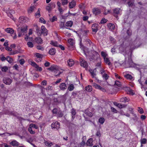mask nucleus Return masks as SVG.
I'll use <instances>...</instances> for the list:
<instances>
[{"label":"nucleus","mask_w":147,"mask_h":147,"mask_svg":"<svg viewBox=\"0 0 147 147\" xmlns=\"http://www.w3.org/2000/svg\"><path fill=\"white\" fill-rule=\"evenodd\" d=\"M48 69L54 73V75L56 77H57L63 73V70L60 67L56 65H53L48 68Z\"/></svg>","instance_id":"obj_1"},{"label":"nucleus","mask_w":147,"mask_h":147,"mask_svg":"<svg viewBox=\"0 0 147 147\" xmlns=\"http://www.w3.org/2000/svg\"><path fill=\"white\" fill-rule=\"evenodd\" d=\"M20 28H19L18 30V36L20 37L23 35L27 32L28 28L27 26L26 25L22 27L20 29V31L19 30Z\"/></svg>","instance_id":"obj_2"},{"label":"nucleus","mask_w":147,"mask_h":147,"mask_svg":"<svg viewBox=\"0 0 147 147\" xmlns=\"http://www.w3.org/2000/svg\"><path fill=\"white\" fill-rule=\"evenodd\" d=\"M52 113L53 114H57L59 117H61L63 115V113L59 108H54L52 110Z\"/></svg>","instance_id":"obj_3"},{"label":"nucleus","mask_w":147,"mask_h":147,"mask_svg":"<svg viewBox=\"0 0 147 147\" xmlns=\"http://www.w3.org/2000/svg\"><path fill=\"white\" fill-rule=\"evenodd\" d=\"M41 32H39L38 35L41 36L42 34L44 36H47L48 34V30L43 26H42L41 27Z\"/></svg>","instance_id":"obj_4"},{"label":"nucleus","mask_w":147,"mask_h":147,"mask_svg":"<svg viewBox=\"0 0 147 147\" xmlns=\"http://www.w3.org/2000/svg\"><path fill=\"white\" fill-rule=\"evenodd\" d=\"M80 64L81 66L85 68H87L88 66L87 63L84 59L81 57L80 58Z\"/></svg>","instance_id":"obj_5"},{"label":"nucleus","mask_w":147,"mask_h":147,"mask_svg":"<svg viewBox=\"0 0 147 147\" xmlns=\"http://www.w3.org/2000/svg\"><path fill=\"white\" fill-rule=\"evenodd\" d=\"M29 20L28 18L23 16L20 17L19 22L21 23H24L27 22Z\"/></svg>","instance_id":"obj_6"},{"label":"nucleus","mask_w":147,"mask_h":147,"mask_svg":"<svg viewBox=\"0 0 147 147\" xmlns=\"http://www.w3.org/2000/svg\"><path fill=\"white\" fill-rule=\"evenodd\" d=\"M3 81L4 83L8 85H10L12 82V80L8 78H3Z\"/></svg>","instance_id":"obj_7"},{"label":"nucleus","mask_w":147,"mask_h":147,"mask_svg":"<svg viewBox=\"0 0 147 147\" xmlns=\"http://www.w3.org/2000/svg\"><path fill=\"white\" fill-rule=\"evenodd\" d=\"M51 126L52 128L58 129L60 127V124L59 122L56 121L54 123H53L52 124Z\"/></svg>","instance_id":"obj_8"},{"label":"nucleus","mask_w":147,"mask_h":147,"mask_svg":"<svg viewBox=\"0 0 147 147\" xmlns=\"http://www.w3.org/2000/svg\"><path fill=\"white\" fill-rule=\"evenodd\" d=\"M98 24H93L92 26V32L95 34L98 31Z\"/></svg>","instance_id":"obj_9"},{"label":"nucleus","mask_w":147,"mask_h":147,"mask_svg":"<svg viewBox=\"0 0 147 147\" xmlns=\"http://www.w3.org/2000/svg\"><path fill=\"white\" fill-rule=\"evenodd\" d=\"M93 86L94 87H95L96 89H99L100 90H102L103 92L105 91V89L102 88L100 85L95 83H93Z\"/></svg>","instance_id":"obj_10"},{"label":"nucleus","mask_w":147,"mask_h":147,"mask_svg":"<svg viewBox=\"0 0 147 147\" xmlns=\"http://www.w3.org/2000/svg\"><path fill=\"white\" fill-rule=\"evenodd\" d=\"M9 144L13 146H18L20 145L19 143L15 140L12 141L9 143Z\"/></svg>","instance_id":"obj_11"},{"label":"nucleus","mask_w":147,"mask_h":147,"mask_svg":"<svg viewBox=\"0 0 147 147\" xmlns=\"http://www.w3.org/2000/svg\"><path fill=\"white\" fill-rule=\"evenodd\" d=\"M120 9L119 8H116L113 10L114 15L117 18L118 17L117 14L119 13Z\"/></svg>","instance_id":"obj_12"},{"label":"nucleus","mask_w":147,"mask_h":147,"mask_svg":"<svg viewBox=\"0 0 147 147\" xmlns=\"http://www.w3.org/2000/svg\"><path fill=\"white\" fill-rule=\"evenodd\" d=\"M93 13L95 15H97L99 14L100 13V10L98 8H94L92 10Z\"/></svg>","instance_id":"obj_13"},{"label":"nucleus","mask_w":147,"mask_h":147,"mask_svg":"<svg viewBox=\"0 0 147 147\" xmlns=\"http://www.w3.org/2000/svg\"><path fill=\"white\" fill-rule=\"evenodd\" d=\"M129 101V99L127 97H123L120 99V101L122 102H128Z\"/></svg>","instance_id":"obj_14"},{"label":"nucleus","mask_w":147,"mask_h":147,"mask_svg":"<svg viewBox=\"0 0 147 147\" xmlns=\"http://www.w3.org/2000/svg\"><path fill=\"white\" fill-rule=\"evenodd\" d=\"M67 86L64 83H61L59 86V88L61 90H64L67 88Z\"/></svg>","instance_id":"obj_15"},{"label":"nucleus","mask_w":147,"mask_h":147,"mask_svg":"<svg viewBox=\"0 0 147 147\" xmlns=\"http://www.w3.org/2000/svg\"><path fill=\"white\" fill-rule=\"evenodd\" d=\"M35 41L38 44H41L42 43V39L39 37H38L35 38Z\"/></svg>","instance_id":"obj_16"},{"label":"nucleus","mask_w":147,"mask_h":147,"mask_svg":"<svg viewBox=\"0 0 147 147\" xmlns=\"http://www.w3.org/2000/svg\"><path fill=\"white\" fill-rule=\"evenodd\" d=\"M93 139L92 138H90L87 140L86 144L87 146H92L93 144Z\"/></svg>","instance_id":"obj_17"},{"label":"nucleus","mask_w":147,"mask_h":147,"mask_svg":"<svg viewBox=\"0 0 147 147\" xmlns=\"http://www.w3.org/2000/svg\"><path fill=\"white\" fill-rule=\"evenodd\" d=\"M68 42L69 43L68 46L70 47H74V40L72 39H69L68 40Z\"/></svg>","instance_id":"obj_18"},{"label":"nucleus","mask_w":147,"mask_h":147,"mask_svg":"<svg viewBox=\"0 0 147 147\" xmlns=\"http://www.w3.org/2000/svg\"><path fill=\"white\" fill-rule=\"evenodd\" d=\"M76 3L75 1H72L69 3V7L70 8H72L76 5Z\"/></svg>","instance_id":"obj_19"},{"label":"nucleus","mask_w":147,"mask_h":147,"mask_svg":"<svg viewBox=\"0 0 147 147\" xmlns=\"http://www.w3.org/2000/svg\"><path fill=\"white\" fill-rule=\"evenodd\" d=\"M67 63L69 66L71 67L74 64V61L72 59H69L67 61Z\"/></svg>","instance_id":"obj_20"},{"label":"nucleus","mask_w":147,"mask_h":147,"mask_svg":"<svg viewBox=\"0 0 147 147\" xmlns=\"http://www.w3.org/2000/svg\"><path fill=\"white\" fill-rule=\"evenodd\" d=\"M56 52L55 49L54 48L51 49L49 51V53L51 55H55Z\"/></svg>","instance_id":"obj_21"},{"label":"nucleus","mask_w":147,"mask_h":147,"mask_svg":"<svg viewBox=\"0 0 147 147\" xmlns=\"http://www.w3.org/2000/svg\"><path fill=\"white\" fill-rule=\"evenodd\" d=\"M5 30L8 33L10 34H13L14 32L13 30L11 28H7L5 29Z\"/></svg>","instance_id":"obj_22"},{"label":"nucleus","mask_w":147,"mask_h":147,"mask_svg":"<svg viewBox=\"0 0 147 147\" xmlns=\"http://www.w3.org/2000/svg\"><path fill=\"white\" fill-rule=\"evenodd\" d=\"M107 26L111 30H113L115 28L114 25L112 23H109L108 24Z\"/></svg>","instance_id":"obj_23"},{"label":"nucleus","mask_w":147,"mask_h":147,"mask_svg":"<svg viewBox=\"0 0 147 147\" xmlns=\"http://www.w3.org/2000/svg\"><path fill=\"white\" fill-rule=\"evenodd\" d=\"M40 9L38 8L37 12L35 14V16L36 18H39L40 17L41 15L40 13Z\"/></svg>","instance_id":"obj_24"},{"label":"nucleus","mask_w":147,"mask_h":147,"mask_svg":"<svg viewBox=\"0 0 147 147\" xmlns=\"http://www.w3.org/2000/svg\"><path fill=\"white\" fill-rule=\"evenodd\" d=\"M73 24V22L72 21H70L67 22L65 26L67 27H71Z\"/></svg>","instance_id":"obj_25"},{"label":"nucleus","mask_w":147,"mask_h":147,"mask_svg":"<svg viewBox=\"0 0 147 147\" xmlns=\"http://www.w3.org/2000/svg\"><path fill=\"white\" fill-rule=\"evenodd\" d=\"M85 90L88 92H90L92 90V88L91 86L88 85L86 87Z\"/></svg>","instance_id":"obj_26"},{"label":"nucleus","mask_w":147,"mask_h":147,"mask_svg":"<svg viewBox=\"0 0 147 147\" xmlns=\"http://www.w3.org/2000/svg\"><path fill=\"white\" fill-rule=\"evenodd\" d=\"M124 77L127 79H129L130 80H132L133 78V77L131 75L129 74H127L124 75Z\"/></svg>","instance_id":"obj_27"},{"label":"nucleus","mask_w":147,"mask_h":147,"mask_svg":"<svg viewBox=\"0 0 147 147\" xmlns=\"http://www.w3.org/2000/svg\"><path fill=\"white\" fill-rule=\"evenodd\" d=\"M51 3L49 4L46 7V10L48 11L49 13L50 12L52 9V8L51 7Z\"/></svg>","instance_id":"obj_28"},{"label":"nucleus","mask_w":147,"mask_h":147,"mask_svg":"<svg viewBox=\"0 0 147 147\" xmlns=\"http://www.w3.org/2000/svg\"><path fill=\"white\" fill-rule=\"evenodd\" d=\"M85 113L89 117H92L93 114L90 112L88 111V110H86L85 111Z\"/></svg>","instance_id":"obj_29"},{"label":"nucleus","mask_w":147,"mask_h":147,"mask_svg":"<svg viewBox=\"0 0 147 147\" xmlns=\"http://www.w3.org/2000/svg\"><path fill=\"white\" fill-rule=\"evenodd\" d=\"M74 88V85L71 84L69 85V86L68 88V90L70 91H71L73 90Z\"/></svg>","instance_id":"obj_30"},{"label":"nucleus","mask_w":147,"mask_h":147,"mask_svg":"<svg viewBox=\"0 0 147 147\" xmlns=\"http://www.w3.org/2000/svg\"><path fill=\"white\" fill-rule=\"evenodd\" d=\"M50 44L53 46L56 47H58L59 45L57 42H53V41H51Z\"/></svg>","instance_id":"obj_31"},{"label":"nucleus","mask_w":147,"mask_h":147,"mask_svg":"<svg viewBox=\"0 0 147 147\" xmlns=\"http://www.w3.org/2000/svg\"><path fill=\"white\" fill-rule=\"evenodd\" d=\"M6 60L9 63H12L13 61V59L9 56L7 57Z\"/></svg>","instance_id":"obj_32"},{"label":"nucleus","mask_w":147,"mask_h":147,"mask_svg":"<svg viewBox=\"0 0 147 147\" xmlns=\"http://www.w3.org/2000/svg\"><path fill=\"white\" fill-rule=\"evenodd\" d=\"M35 8V7L34 6H31L30 8L28 10V13H31L32 12L34 11Z\"/></svg>","instance_id":"obj_33"},{"label":"nucleus","mask_w":147,"mask_h":147,"mask_svg":"<svg viewBox=\"0 0 147 147\" xmlns=\"http://www.w3.org/2000/svg\"><path fill=\"white\" fill-rule=\"evenodd\" d=\"M127 106V105L125 104H122L119 103V105H118V107L120 109H122L125 108Z\"/></svg>","instance_id":"obj_34"},{"label":"nucleus","mask_w":147,"mask_h":147,"mask_svg":"<svg viewBox=\"0 0 147 147\" xmlns=\"http://www.w3.org/2000/svg\"><path fill=\"white\" fill-rule=\"evenodd\" d=\"M105 121V119L104 118L100 117L99 119V122L101 124H103Z\"/></svg>","instance_id":"obj_35"},{"label":"nucleus","mask_w":147,"mask_h":147,"mask_svg":"<svg viewBox=\"0 0 147 147\" xmlns=\"http://www.w3.org/2000/svg\"><path fill=\"white\" fill-rule=\"evenodd\" d=\"M105 62L109 65H110L111 64V62L107 58H105L104 59Z\"/></svg>","instance_id":"obj_36"},{"label":"nucleus","mask_w":147,"mask_h":147,"mask_svg":"<svg viewBox=\"0 0 147 147\" xmlns=\"http://www.w3.org/2000/svg\"><path fill=\"white\" fill-rule=\"evenodd\" d=\"M90 71L92 77L94 78L95 77V76H96V74L95 73L94 71L91 70Z\"/></svg>","instance_id":"obj_37"},{"label":"nucleus","mask_w":147,"mask_h":147,"mask_svg":"<svg viewBox=\"0 0 147 147\" xmlns=\"http://www.w3.org/2000/svg\"><path fill=\"white\" fill-rule=\"evenodd\" d=\"M28 131L31 134H34L35 133V131L32 130V128L29 127L28 128Z\"/></svg>","instance_id":"obj_38"},{"label":"nucleus","mask_w":147,"mask_h":147,"mask_svg":"<svg viewBox=\"0 0 147 147\" xmlns=\"http://www.w3.org/2000/svg\"><path fill=\"white\" fill-rule=\"evenodd\" d=\"M62 1V4L63 5H65L67 4L68 3L67 0H61Z\"/></svg>","instance_id":"obj_39"},{"label":"nucleus","mask_w":147,"mask_h":147,"mask_svg":"<svg viewBox=\"0 0 147 147\" xmlns=\"http://www.w3.org/2000/svg\"><path fill=\"white\" fill-rule=\"evenodd\" d=\"M29 126L31 128L33 127L36 129H38V127L35 124H33L32 123L30 124L29 125Z\"/></svg>","instance_id":"obj_40"},{"label":"nucleus","mask_w":147,"mask_h":147,"mask_svg":"<svg viewBox=\"0 0 147 147\" xmlns=\"http://www.w3.org/2000/svg\"><path fill=\"white\" fill-rule=\"evenodd\" d=\"M27 45L30 48H32L34 46L33 44L30 42H28L27 43Z\"/></svg>","instance_id":"obj_41"},{"label":"nucleus","mask_w":147,"mask_h":147,"mask_svg":"<svg viewBox=\"0 0 147 147\" xmlns=\"http://www.w3.org/2000/svg\"><path fill=\"white\" fill-rule=\"evenodd\" d=\"M53 89V87L52 86H48L47 88H46V90L47 91H48L49 90H51Z\"/></svg>","instance_id":"obj_42"},{"label":"nucleus","mask_w":147,"mask_h":147,"mask_svg":"<svg viewBox=\"0 0 147 147\" xmlns=\"http://www.w3.org/2000/svg\"><path fill=\"white\" fill-rule=\"evenodd\" d=\"M115 85L119 87H120L121 86V82L118 81H116L115 82Z\"/></svg>","instance_id":"obj_43"},{"label":"nucleus","mask_w":147,"mask_h":147,"mask_svg":"<svg viewBox=\"0 0 147 147\" xmlns=\"http://www.w3.org/2000/svg\"><path fill=\"white\" fill-rule=\"evenodd\" d=\"M102 77L105 78L106 80L108 79L109 78V76L107 74L105 73L104 74L102 75Z\"/></svg>","instance_id":"obj_44"},{"label":"nucleus","mask_w":147,"mask_h":147,"mask_svg":"<svg viewBox=\"0 0 147 147\" xmlns=\"http://www.w3.org/2000/svg\"><path fill=\"white\" fill-rule=\"evenodd\" d=\"M138 111L141 114H142L144 113V111L143 109L141 107H138Z\"/></svg>","instance_id":"obj_45"},{"label":"nucleus","mask_w":147,"mask_h":147,"mask_svg":"<svg viewBox=\"0 0 147 147\" xmlns=\"http://www.w3.org/2000/svg\"><path fill=\"white\" fill-rule=\"evenodd\" d=\"M8 70V68L6 66L3 67L2 68L1 70L3 71L6 72Z\"/></svg>","instance_id":"obj_46"},{"label":"nucleus","mask_w":147,"mask_h":147,"mask_svg":"<svg viewBox=\"0 0 147 147\" xmlns=\"http://www.w3.org/2000/svg\"><path fill=\"white\" fill-rule=\"evenodd\" d=\"M107 20L105 19V18H102L101 21L100 23L101 24H104L106 22Z\"/></svg>","instance_id":"obj_47"},{"label":"nucleus","mask_w":147,"mask_h":147,"mask_svg":"<svg viewBox=\"0 0 147 147\" xmlns=\"http://www.w3.org/2000/svg\"><path fill=\"white\" fill-rule=\"evenodd\" d=\"M111 111L114 113H117V110H116L115 109L114 107H111Z\"/></svg>","instance_id":"obj_48"},{"label":"nucleus","mask_w":147,"mask_h":147,"mask_svg":"<svg viewBox=\"0 0 147 147\" xmlns=\"http://www.w3.org/2000/svg\"><path fill=\"white\" fill-rule=\"evenodd\" d=\"M36 48L38 49L41 50H43L44 49V48L40 45L37 46Z\"/></svg>","instance_id":"obj_49"},{"label":"nucleus","mask_w":147,"mask_h":147,"mask_svg":"<svg viewBox=\"0 0 147 147\" xmlns=\"http://www.w3.org/2000/svg\"><path fill=\"white\" fill-rule=\"evenodd\" d=\"M101 55L103 57L104 59H105V58H107L106 57L107 56V54L104 52L103 51H102L101 52Z\"/></svg>","instance_id":"obj_50"},{"label":"nucleus","mask_w":147,"mask_h":147,"mask_svg":"<svg viewBox=\"0 0 147 147\" xmlns=\"http://www.w3.org/2000/svg\"><path fill=\"white\" fill-rule=\"evenodd\" d=\"M71 113L72 115L75 116L76 114V110L74 109H72L71 110Z\"/></svg>","instance_id":"obj_51"},{"label":"nucleus","mask_w":147,"mask_h":147,"mask_svg":"<svg viewBox=\"0 0 147 147\" xmlns=\"http://www.w3.org/2000/svg\"><path fill=\"white\" fill-rule=\"evenodd\" d=\"M40 22L44 24H45L46 23V21L42 17L40 18Z\"/></svg>","instance_id":"obj_52"},{"label":"nucleus","mask_w":147,"mask_h":147,"mask_svg":"<svg viewBox=\"0 0 147 147\" xmlns=\"http://www.w3.org/2000/svg\"><path fill=\"white\" fill-rule=\"evenodd\" d=\"M60 28H63L65 27L64 23V22H61L60 24L59 25Z\"/></svg>","instance_id":"obj_53"},{"label":"nucleus","mask_w":147,"mask_h":147,"mask_svg":"<svg viewBox=\"0 0 147 147\" xmlns=\"http://www.w3.org/2000/svg\"><path fill=\"white\" fill-rule=\"evenodd\" d=\"M146 140L145 138H143L141 140V143L142 144H145L146 143Z\"/></svg>","instance_id":"obj_54"},{"label":"nucleus","mask_w":147,"mask_h":147,"mask_svg":"<svg viewBox=\"0 0 147 147\" xmlns=\"http://www.w3.org/2000/svg\"><path fill=\"white\" fill-rule=\"evenodd\" d=\"M35 55L38 58H41L42 57V55L39 53H36Z\"/></svg>","instance_id":"obj_55"},{"label":"nucleus","mask_w":147,"mask_h":147,"mask_svg":"<svg viewBox=\"0 0 147 147\" xmlns=\"http://www.w3.org/2000/svg\"><path fill=\"white\" fill-rule=\"evenodd\" d=\"M19 53L18 51H13L10 53V55H14V54H17Z\"/></svg>","instance_id":"obj_56"},{"label":"nucleus","mask_w":147,"mask_h":147,"mask_svg":"<svg viewBox=\"0 0 147 147\" xmlns=\"http://www.w3.org/2000/svg\"><path fill=\"white\" fill-rule=\"evenodd\" d=\"M57 17L55 16H54L53 18H52L51 21L52 22H54L55 21H56L57 20Z\"/></svg>","instance_id":"obj_57"},{"label":"nucleus","mask_w":147,"mask_h":147,"mask_svg":"<svg viewBox=\"0 0 147 147\" xmlns=\"http://www.w3.org/2000/svg\"><path fill=\"white\" fill-rule=\"evenodd\" d=\"M47 81L46 80H43L41 82V84L43 86H46L47 84Z\"/></svg>","instance_id":"obj_58"},{"label":"nucleus","mask_w":147,"mask_h":147,"mask_svg":"<svg viewBox=\"0 0 147 147\" xmlns=\"http://www.w3.org/2000/svg\"><path fill=\"white\" fill-rule=\"evenodd\" d=\"M109 39H110V41L112 43H114L115 42V39L112 37H111V36L110 37Z\"/></svg>","instance_id":"obj_59"},{"label":"nucleus","mask_w":147,"mask_h":147,"mask_svg":"<svg viewBox=\"0 0 147 147\" xmlns=\"http://www.w3.org/2000/svg\"><path fill=\"white\" fill-rule=\"evenodd\" d=\"M58 10L59 11L60 13L61 14H62L63 13V10L62 9V8L60 7L58 8Z\"/></svg>","instance_id":"obj_60"},{"label":"nucleus","mask_w":147,"mask_h":147,"mask_svg":"<svg viewBox=\"0 0 147 147\" xmlns=\"http://www.w3.org/2000/svg\"><path fill=\"white\" fill-rule=\"evenodd\" d=\"M36 31L38 33H38L39 32H41V31L39 30V27L37 26H36Z\"/></svg>","instance_id":"obj_61"},{"label":"nucleus","mask_w":147,"mask_h":147,"mask_svg":"<svg viewBox=\"0 0 147 147\" xmlns=\"http://www.w3.org/2000/svg\"><path fill=\"white\" fill-rule=\"evenodd\" d=\"M19 62L20 64L23 65L24 63V60L23 59H21L19 60Z\"/></svg>","instance_id":"obj_62"},{"label":"nucleus","mask_w":147,"mask_h":147,"mask_svg":"<svg viewBox=\"0 0 147 147\" xmlns=\"http://www.w3.org/2000/svg\"><path fill=\"white\" fill-rule=\"evenodd\" d=\"M35 68L37 69V70H38L39 71H41L42 70V68L41 67H39L38 65Z\"/></svg>","instance_id":"obj_63"},{"label":"nucleus","mask_w":147,"mask_h":147,"mask_svg":"<svg viewBox=\"0 0 147 147\" xmlns=\"http://www.w3.org/2000/svg\"><path fill=\"white\" fill-rule=\"evenodd\" d=\"M127 33L129 36H130L131 34V31L129 30V29H128L127 30Z\"/></svg>","instance_id":"obj_64"}]
</instances>
